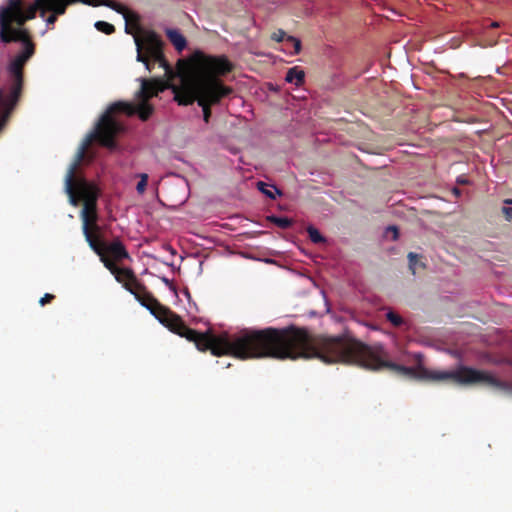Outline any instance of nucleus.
<instances>
[{
    "label": "nucleus",
    "instance_id": "obj_1",
    "mask_svg": "<svg viewBox=\"0 0 512 512\" xmlns=\"http://www.w3.org/2000/svg\"><path fill=\"white\" fill-rule=\"evenodd\" d=\"M136 299L171 332L193 342L199 351H210L214 356L280 360L316 358L326 364H347V336H313L306 329L294 326L245 330L234 338L228 334L216 336L209 331L202 333L189 328L179 315L161 304L147 288Z\"/></svg>",
    "mask_w": 512,
    "mask_h": 512
},
{
    "label": "nucleus",
    "instance_id": "obj_2",
    "mask_svg": "<svg viewBox=\"0 0 512 512\" xmlns=\"http://www.w3.org/2000/svg\"><path fill=\"white\" fill-rule=\"evenodd\" d=\"M234 64L225 55H209L194 51L188 60V69L180 74V85H172L175 101L179 105H190L197 101L203 110V120L208 123L211 107L233 93L221 77L231 73Z\"/></svg>",
    "mask_w": 512,
    "mask_h": 512
},
{
    "label": "nucleus",
    "instance_id": "obj_3",
    "mask_svg": "<svg viewBox=\"0 0 512 512\" xmlns=\"http://www.w3.org/2000/svg\"><path fill=\"white\" fill-rule=\"evenodd\" d=\"M138 80L141 82V87L135 97L139 103L124 101L113 103L100 117L94 131L86 137L82 144L84 150H87L93 141L109 149L116 148V137L124 130L123 125L113 116L116 112L125 113L128 116L137 114L142 121H147L151 117L154 107L149 104V100L163 92L169 84L158 78H139Z\"/></svg>",
    "mask_w": 512,
    "mask_h": 512
},
{
    "label": "nucleus",
    "instance_id": "obj_4",
    "mask_svg": "<svg viewBox=\"0 0 512 512\" xmlns=\"http://www.w3.org/2000/svg\"><path fill=\"white\" fill-rule=\"evenodd\" d=\"M87 150L81 146L77 153V158L69 167L65 177V191L69 196V201L73 206H77L79 201L83 202L81 210L82 231L89 247L93 251L98 250L96 238L102 234L101 227L98 225L97 200L99 189L97 186L85 179H76V170L83 160Z\"/></svg>",
    "mask_w": 512,
    "mask_h": 512
},
{
    "label": "nucleus",
    "instance_id": "obj_5",
    "mask_svg": "<svg viewBox=\"0 0 512 512\" xmlns=\"http://www.w3.org/2000/svg\"><path fill=\"white\" fill-rule=\"evenodd\" d=\"M124 10L118 12L122 14L126 25L127 34L134 36L137 56L136 60L145 65V68L151 72L155 64H158L165 71L168 80L174 77V71L167 62L163 52V41L153 30H143L140 26V16L129 11L124 5L119 3Z\"/></svg>",
    "mask_w": 512,
    "mask_h": 512
},
{
    "label": "nucleus",
    "instance_id": "obj_6",
    "mask_svg": "<svg viewBox=\"0 0 512 512\" xmlns=\"http://www.w3.org/2000/svg\"><path fill=\"white\" fill-rule=\"evenodd\" d=\"M27 21L21 0H9L7 7L0 8V40L3 43L26 41L29 34L25 29L13 28L15 22L22 26Z\"/></svg>",
    "mask_w": 512,
    "mask_h": 512
},
{
    "label": "nucleus",
    "instance_id": "obj_7",
    "mask_svg": "<svg viewBox=\"0 0 512 512\" xmlns=\"http://www.w3.org/2000/svg\"><path fill=\"white\" fill-rule=\"evenodd\" d=\"M24 49L9 64V72L12 76V84L9 91V108L16 106L23 88V67L35 52L34 44L30 39L22 41Z\"/></svg>",
    "mask_w": 512,
    "mask_h": 512
},
{
    "label": "nucleus",
    "instance_id": "obj_8",
    "mask_svg": "<svg viewBox=\"0 0 512 512\" xmlns=\"http://www.w3.org/2000/svg\"><path fill=\"white\" fill-rule=\"evenodd\" d=\"M76 2H81L90 6H107L116 12H121L123 7L114 0H40L42 6L41 17L44 18L47 12L52 14L46 18L48 26L53 25L57 21L59 15L66 12L67 6Z\"/></svg>",
    "mask_w": 512,
    "mask_h": 512
},
{
    "label": "nucleus",
    "instance_id": "obj_9",
    "mask_svg": "<svg viewBox=\"0 0 512 512\" xmlns=\"http://www.w3.org/2000/svg\"><path fill=\"white\" fill-rule=\"evenodd\" d=\"M96 244L99 248L94 252L99 256L103 264L104 261L114 262L116 264V262H121L124 259H130L127 249L118 238L111 243H107L101 234L96 238Z\"/></svg>",
    "mask_w": 512,
    "mask_h": 512
},
{
    "label": "nucleus",
    "instance_id": "obj_10",
    "mask_svg": "<svg viewBox=\"0 0 512 512\" xmlns=\"http://www.w3.org/2000/svg\"><path fill=\"white\" fill-rule=\"evenodd\" d=\"M104 266L115 276L117 282L123 284V287L136 276L130 268H120L114 262L104 261Z\"/></svg>",
    "mask_w": 512,
    "mask_h": 512
},
{
    "label": "nucleus",
    "instance_id": "obj_11",
    "mask_svg": "<svg viewBox=\"0 0 512 512\" xmlns=\"http://www.w3.org/2000/svg\"><path fill=\"white\" fill-rule=\"evenodd\" d=\"M166 36L169 41L173 44L175 49L181 52L187 45L186 38L177 29L168 28L166 29Z\"/></svg>",
    "mask_w": 512,
    "mask_h": 512
},
{
    "label": "nucleus",
    "instance_id": "obj_12",
    "mask_svg": "<svg viewBox=\"0 0 512 512\" xmlns=\"http://www.w3.org/2000/svg\"><path fill=\"white\" fill-rule=\"evenodd\" d=\"M305 73L303 69H301L298 66H294L292 68H289L285 80L288 83H294L296 86H300L304 83Z\"/></svg>",
    "mask_w": 512,
    "mask_h": 512
},
{
    "label": "nucleus",
    "instance_id": "obj_13",
    "mask_svg": "<svg viewBox=\"0 0 512 512\" xmlns=\"http://www.w3.org/2000/svg\"><path fill=\"white\" fill-rule=\"evenodd\" d=\"M124 288L134 295L135 298L140 296V294H142L146 289L145 285L141 283L136 276L128 283H125Z\"/></svg>",
    "mask_w": 512,
    "mask_h": 512
},
{
    "label": "nucleus",
    "instance_id": "obj_14",
    "mask_svg": "<svg viewBox=\"0 0 512 512\" xmlns=\"http://www.w3.org/2000/svg\"><path fill=\"white\" fill-rule=\"evenodd\" d=\"M267 220L273 224H275L277 227L281 229H288L292 226L293 220L287 217H279L275 215H270L267 217Z\"/></svg>",
    "mask_w": 512,
    "mask_h": 512
},
{
    "label": "nucleus",
    "instance_id": "obj_15",
    "mask_svg": "<svg viewBox=\"0 0 512 512\" xmlns=\"http://www.w3.org/2000/svg\"><path fill=\"white\" fill-rule=\"evenodd\" d=\"M285 49L289 50V53L296 55L301 50V41L293 36H287L285 41Z\"/></svg>",
    "mask_w": 512,
    "mask_h": 512
},
{
    "label": "nucleus",
    "instance_id": "obj_16",
    "mask_svg": "<svg viewBox=\"0 0 512 512\" xmlns=\"http://www.w3.org/2000/svg\"><path fill=\"white\" fill-rule=\"evenodd\" d=\"M42 6L43 5L40 3V0H35V2L32 5H30L26 11H24L25 18L27 20L35 18L37 11H39V13L41 14Z\"/></svg>",
    "mask_w": 512,
    "mask_h": 512
},
{
    "label": "nucleus",
    "instance_id": "obj_17",
    "mask_svg": "<svg viewBox=\"0 0 512 512\" xmlns=\"http://www.w3.org/2000/svg\"><path fill=\"white\" fill-rule=\"evenodd\" d=\"M307 233L309 235L310 240L315 244H320L325 242V238L321 235V233L313 226L307 227Z\"/></svg>",
    "mask_w": 512,
    "mask_h": 512
},
{
    "label": "nucleus",
    "instance_id": "obj_18",
    "mask_svg": "<svg viewBox=\"0 0 512 512\" xmlns=\"http://www.w3.org/2000/svg\"><path fill=\"white\" fill-rule=\"evenodd\" d=\"M386 319L394 326V327H400L403 323H404V320L403 318L397 314L396 312L392 311V310H389L387 313H386Z\"/></svg>",
    "mask_w": 512,
    "mask_h": 512
},
{
    "label": "nucleus",
    "instance_id": "obj_19",
    "mask_svg": "<svg viewBox=\"0 0 512 512\" xmlns=\"http://www.w3.org/2000/svg\"><path fill=\"white\" fill-rule=\"evenodd\" d=\"M95 28L98 31L103 32L107 35H110L115 32V27L112 24L105 21H97L95 23Z\"/></svg>",
    "mask_w": 512,
    "mask_h": 512
},
{
    "label": "nucleus",
    "instance_id": "obj_20",
    "mask_svg": "<svg viewBox=\"0 0 512 512\" xmlns=\"http://www.w3.org/2000/svg\"><path fill=\"white\" fill-rule=\"evenodd\" d=\"M140 181L138 182L136 186V190L139 194H143L146 190L147 182H148V175L146 173H142L139 175Z\"/></svg>",
    "mask_w": 512,
    "mask_h": 512
},
{
    "label": "nucleus",
    "instance_id": "obj_21",
    "mask_svg": "<svg viewBox=\"0 0 512 512\" xmlns=\"http://www.w3.org/2000/svg\"><path fill=\"white\" fill-rule=\"evenodd\" d=\"M0 106L4 108L6 114H9L14 109V107L9 108V94L5 97L2 90H0Z\"/></svg>",
    "mask_w": 512,
    "mask_h": 512
},
{
    "label": "nucleus",
    "instance_id": "obj_22",
    "mask_svg": "<svg viewBox=\"0 0 512 512\" xmlns=\"http://www.w3.org/2000/svg\"><path fill=\"white\" fill-rule=\"evenodd\" d=\"M286 38H287V35H286L285 31L282 30V29H279V30L275 31L271 35V39L276 41V42H284L285 43Z\"/></svg>",
    "mask_w": 512,
    "mask_h": 512
},
{
    "label": "nucleus",
    "instance_id": "obj_23",
    "mask_svg": "<svg viewBox=\"0 0 512 512\" xmlns=\"http://www.w3.org/2000/svg\"><path fill=\"white\" fill-rule=\"evenodd\" d=\"M54 298H55V296L53 294L46 293V294H44L43 297L40 298L39 304L41 306H44V305L50 303Z\"/></svg>",
    "mask_w": 512,
    "mask_h": 512
},
{
    "label": "nucleus",
    "instance_id": "obj_24",
    "mask_svg": "<svg viewBox=\"0 0 512 512\" xmlns=\"http://www.w3.org/2000/svg\"><path fill=\"white\" fill-rule=\"evenodd\" d=\"M408 259H409L410 268H411L412 270H414V269H413V266H414V265L416 264V262H417V255H416V254H414V253H412V252H410V253L408 254ZM413 273H415V271H413Z\"/></svg>",
    "mask_w": 512,
    "mask_h": 512
},
{
    "label": "nucleus",
    "instance_id": "obj_25",
    "mask_svg": "<svg viewBox=\"0 0 512 512\" xmlns=\"http://www.w3.org/2000/svg\"><path fill=\"white\" fill-rule=\"evenodd\" d=\"M502 212L507 220L512 219V208L511 207H503Z\"/></svg>",
    "mask_w": 512,
    "mask_h": 512
},
{
    "label": "nucleus",
    "instance_id": "obj_26",
    "mask_svg": "<svg viewBox=\"0 0 512 512\" xmlns=\"http://www.w3.org/2000/svg\"><path fill=\"white\" fill-rule=\"evenodd\" d=\"M387 231H392V233H393V240H396L398 238V229L395 226H389L387 228Z\"/></svg>",
    "mask_w": 512,
    "mask_h": 512
},
{
    "label": "nucleus",
    "instance_id": "obj_27",
    "mask_svg": "<svg viewBox=\"0 0 512 512\" xmlns=\"http://www.w3.org/2000/svg\"><path fill=\"white\" fill-rule=\"evenodd\" d=\"M490 27H492V28H498V27H500V23H499V22H496V21L491 22Z\"/></svg>",
    "mask_w": 512,
    "mask_h": 512
},
{
    "label": "nucleus",
    "instance_id": "obj_28",
    "mask_svg": "<svg viewBox=\"0 0 512 512\" xmlns=\"http://www.w3.org/2000/svg\"><path fill=\"white\" fill-rule=\"evenodd\" d=\"M263 193H264V194H266L268 197H270V198H272V199H274V198H275V197H274V195L272 194V192H271V191H269V190H265Z\"/></svg>",
    "mask_w": 512,
    "mask_h": 512
},
{
    "label": "nucleus",
    "instance_id": "obj_29",
    "mask_svg": "<svg viewBox=\"0 0 512 512\" xmlns=\"http://www.w3.org/2000/svg\"><path fill=\"white\" fill-rule=\"evenodd\" d=\"M264 186H265V184H264L263 182H259V183H258V187H259V189H260L262 192H264V191H265V187H264Z\"/></svg>",
    "mask_w": 512,
    "mask_h": 512
}]
</instances>
